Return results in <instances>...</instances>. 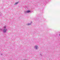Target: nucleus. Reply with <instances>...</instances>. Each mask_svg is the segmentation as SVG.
I'll return each instance as SVG.
<instances>
[{
    "label": "nucleus",
    "mask_w": 60,
    "mask_h": 60,
    "mask_svg": "<svg viewBox=\"0 0 60 60\" xmlns=\"http://www.w3.org/2000/svg\"><path fill=\"white\" fill-rule=\"evenodd\" d=\"M31 25V24H27V25L28 26H29V25Z\"/></svg>",
    "instance_id": "obj_5"
},
{
    "label": "nucleus",
    "mask_w": 60,
    "mask_h": 60,
    "mask_svg": "<svg viewBox=\"0 0 60 60\" xmlns=\"http://www.w3.org/2000/svg\"><path fill=\"white\" fill-rule=\"evenodd\" d=\"M6 31H7V29H6L5 28L4 29L3 31L4 32V33H5V32H6Z\"/></svg>",
    "instance_id": "obj_1"
},
{
    "label": "nucleus",
    "mask_w": 60,
    "mask_h": 60,
    "mask_svg": "<svg viewBox=\"0 0 60 60\" xmlns=\"http://www.w3.org/2000/svg\"><path fill=\"white\" fill-rule=\"evenodd\" d=\"M26 12H27V13H29L30 12V11L27 10L26 11Z\"/></svg>",
    "instance_id": "obj_2"
},
{
    "label": "nucleus",
    "mask_w": 60,
    "mask_h": 60,
    "mask_svg": "<svg viewBox=\"0 0 60 60\" xmlns=\"http://www.w3.org/2000/svg\"><path fill=\"white\" fill-rule=\"evenodd\" d=\"M4 28H5L6 27H5V26H4Z\"/></svg>",
    "instance_id": "obj_6"
},
{
    "label": "nucleus",
    "mask_w": 60,
    "mask_h": 60,
    "mask_svg": "<svg viewBox=\"0 0 60 60\" xmlns=\"http://www.w3.org/2000/svg\"><path fill=\"white\" fill-rule=\"evenodd\" d=\"M19 3V2H17L16 3H15L14 4L15 5V4H17Z\"/></svg>",
    "instance_id": "obj_3"
},
{
    "label": "nucleus",
    "mask_w": 60,
    "mask_h": 60,
    "mask_svg": "<svg viewBox=\"0 0 60 60\" xmlns=\"http://www.w3.org/2000/svg\"><path fill=\"white\" fill-rule=\"evenodd\" d=\"M38 46H36L35 47V48L36 49H37V47Z\"/></svg>",
    "instance_id": "obj_4"
}]
</instances>
